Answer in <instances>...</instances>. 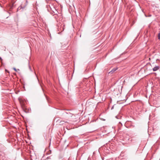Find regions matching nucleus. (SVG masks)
<instances>
[{
	"instance_id": "obj_4",
	"label": "nucleus",
	"mask_w": 160,
	"mask_h": 160,
	"mask_svg": "<svg viewBox=\"0 0 160 160\" xmlns=\"http://www.w3.org/2000/svg\"><path fill=\"white\" fill-rule=\"evenodd\" d=\"M158 39L160 40V32L158 33Z\"/></svg>"
},
{
	"instance_id": "obj_5",
	"label": "nucleus",
	"mask_w": 160,
	"mask_h": 160,
	"mask_svg": "<svg viewBox=\"0 0 160 160\" xmlns=\"http://www.w3.org/2000/svg\"><path fill=\"white\" fill-rule=\"evenodd\" d=\"M113 108V107H112V109Z\"/></svg>"
},
{
	"instance_id": "obj_3",
	"label": "nucleus",
	"mask_w": 160,
	"mask_h": 160,
	"mask_svg": "<svg viewBox=\"0 0 160 160\" xmlns=\"http://www.w3.org/2000/svg\"><path fill=\"white\" fill-rule=\"evenodd\" d=\"M13 69L14 70V71L16 72H17L18 70H19L18 69H17L15 68H13Z\"/></svg>"
},
{
	"instance_id": "obj_1",
	"label": "nucleus",
	"mask_w": 160,
	"mask_h": 160,
	"mask_svg": "<svg viewBox=\"0 0 160 160\" xmlns=\"http://www.w3.org/2000/svg\"><path fill=\"white\" fill-rule=\"evenodd\" d=\"M159 66H157L154 67L153 68V71H156L158 70V69H159Z\"/></svg>"
},
{
	"instance_id": "obj_2",
	"label": "nucleus",
	"mask_w": 160,
	"mask_h": 160,
	"mask_svg": "<svg viewBox=\"0 0 160 160\" xmlns=\"http://www.w3.org/2000/svg\"><path fill=\"white\" fill-rule=\"evenodd\" d=\"M117 69V68H113L110 72H109V73H110L111 72V73H113L115 71H116Z\"/></svg>"
}]
</instances>
